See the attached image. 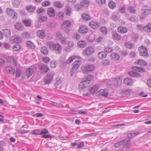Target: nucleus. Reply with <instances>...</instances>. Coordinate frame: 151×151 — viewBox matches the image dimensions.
<instances>
[{"mask_svg": "<svg viewBox=\"0 0 151 151\" xmlns=\"http://www.w3.org/2000/svg\"><path fill=\"white\" fill-rule=\"evenodd\" d=\"M54 73V72L52 71L50 72L47 74V76L43 79V81L45 84H49L51 83Z\"/></svg>", "mask_w": 151, "mask_h": 151, "instance_id": "nucleus-1", "label": "nucleus"}, {"mask_svg": "<svg viewBox=\"0 0 151 151\" xmlns=\"http://www.w3.org/2000/svg\"><path fill=\"white\" fill-rule=\"evenodd\" d=\"M138 50L140 52L139 55L141 56L147 57L148 55L147 49L146 47L141 46L138 48Z\"/></svg>", "mask_w": 151, "mask_h": 151, "instance_id": "nucleus-2", "label": "nucleus"}, {"mask_svg": "<svg viewBox=\"0 0 151 151\" xmlns=\"http://www.w3.org/2000/svg\"><path fill=\"white\" fill-rule=\"evenodd\" d=\"M6 11L9 16H10L14 20H16L17 18V14L14 10L10 8H7Z\"/></svg>", "mask_w": 151, "mask_h": 151, "instance_id": "nucleus-3", "label": "nucleus"}, {"mask_svg": "<svg viewBox=\"0 0 151 151\" xmlns=\"http://www.w3.org/2000/svg\"><path fill=\"white\" fill-rule=\"evenodd\" d=\"M71 23L70 21L67 20L65 21L61 24L63 30L67 31L70 27Z\"/></svg>", "mask_w": 151, "mask_h": 151, "instance_id": "nucleus-4", "label": "nucleus"}, {"mask_svg": "<svg viewBox=\"0 0 151 151\" xmlns=\"http://www.w3.org/2000/svg\"><path fill=\"white\" fill-rule=\"evenodd\" d=\"M141 13L143 15H149L151 14V8L147 6H144L141 9Z\"/></svg>", "mask_w": 151, "mask_h": 151, "instance_id": "nucleus-5", "label": "nucleus"}, {"mask_svg": "<svg viewBox=\"0 0 151 151\" xmlns=\"http://www.w3.org/2000/svg\"><path fill=\"white\" fill-rule=\"evenodd\" d=\"M95 68L93 65H90L88 66H84L82 68V70L84 73L90 72L95 69Z\"/></svg>", "mask_w": 151, "mask_h": 151, "instance_id": "nucleus-6", "label": "nucleus"}, {"mask_svg": "<svg viewBox=\"0 0 151 151\" xmlns=\"http://www.w3.org/2000/svg\"><path fill=\"white\" fill-rule=\"evenodd\" d=\"M94 52V48L91 46L87 47L83 51V54L84 55H88L92 54Z\"/></svg>", "mask_w": 151, "mask_h": 151, "instance_id": "nucleus-7", "label": "nucleus"}, {"mask_svg": "<svg viewBox=\"0 0 151 151\" xmlns=\"http://www.w3.org/2000/svg\"><path fill=\"white\" fill-rule=\"evenodd\" d=\"M39 68L42 73H46L50 70L48 66L44 64H41L39 65Z\"/></svg>", "mask_w": 151, "mask_h": 151, "instance_id": "nucleus-8", "label": "nucleus"}, {"mask_svg": "<svg viewBox=\"0 0 151 151\" xmlns=\"http://www.w3.org/2000/svg\"><path fill=\"white\" fill-rule=\"evenodd\" d=\"M47 14L50 17H53L55 15V11L53 8L50 7L47 9Z\"/></svg>", "mask_w": 151, "mask_h": 151, "instance_id": "nucleus-9", "label": "nucleus"}, {"mask_svg": "<svg viewBox=\"0 0 151 151\" xmlns=\"http://www.w3.org/2000/svg\"><path fill=\"white\" fill-rule=\"evenodd\" d=\"M88 31V27L84 25L81 26L79 29V32L82 34L86 33Z\"/></svg>", "mask_w": 151, "mask_h": 151, "instance_id": "nucleus-10", "label": "nucleus"}, {"mask_svg": "<svg viewBox=\"0 0 151 151\" xmlns=\"http://www.w3.org/2000/svg\"><path fill=\"white\" fill-rule=\"evenodd\" d=\"M65 12L66 15L68 16H70L72 13V8L68 5H66L64 8Z\"/></svg>", "mask_w": 151, "mask_h": 151, "instance_id": "nucleus-11", "label": "nucleus"}, {"mask_svg": "<svg viewBox=\"0 0 151 151\" xmlns=\"http://www.w3.org/2000/svg\"><path fill=\"white\" fill-rule=\"evenodd\" d=\"M112 37L113 40L117 41L120 40L121 38V35L115 31L112 32Z\"/></svg>", "mask_w": 151, "mask_h": 151, "instance_id": "nucleus-12", "label": "nucleus"}, {"mask_svg": "<svg viewBox=\"0 0 151 151\" xmlns=\"http://www.w3.org/2000/svg\"><path fill=\"white\" fill-rule=\"evenodd\" d=\"M52 50H54L56 53L59 54L62 48L59 44H55Z\"/></svg>", "mask_w": 151, "mask_h": 151, "instance_id": "nucleus-13", "label": "nucleus"}, {"mask_svg": "<svg viewBox=\"0 0 151 151\" xmlns=\"http://www.w3.org/2000/svg\"><path fill=\"white\" fill-rule=\"evenodd\" d=\"M90 27L94 29H96L98 28L100 25V24L97 22L91 21L89 23Z\"/></svg>", "mask_w": 151, "mask_h": 151, "instance_id": "nucleus-14", "label": "nucleus"}, {"mask_svg": "<svg viewBox=\"0 0 151 151\" xmlns=\"http://www.w3.org/2000/svg\"><path fill=\"white\" fill-rule=\"evenodd\" d=\"M80 4L83 8H86L88 6L89 2L87 0H83L81 1Z\"/></svg>", "mask_w": 151, "mask_h": 151, "instance_id": "nucleus-15", "label": "nucleus"}, {"mask_svg": "<svg viewBox=\"0 0 151 151\" xmlns=\"http://www.w3.org/2000/svg\"><path fill=\"white\" fill-rule=\"evenodd\" d=\"M4 71L5 72H9L11 73L14 74L15 73V70L9 66L6 67L4 68Z\"/></svg>", "mask_w": 151, "mask_h": 151, "instance_id": "nucleus-16", "label": "nucleus"}, {"mask_svg": "<svg viewBox=\"0 0 151 151\" xmlns=\"http://www.w3.org/2000/svg\"><path fill=\"white\" fill-rule=\"evenodd\" d=\"M111 60L115 61H118L120 59V56L118 54L115 53H112L111 55Z\"/></svg>", "mask_w": 151, "mask_h": 151, "instance_id": "nucleus-17", "label": "nucleus"}, {"mask_svg": "<svg viewBox=\"0 0 151 151\" xmlns=\"http://www.w3.org/2000/svg\"><path fill=\"white\" fill-rule=\"evenodd\" d=\"M15 27L16 29L20 31L24 30V27L21 23H17L15 25Z\"/></svg>", "mask_w": 151, "mask_h": 151, "instance_id": "nucleus-18", "label": "nucleus"}, {"mask_svg": "<svg viewBox=\"0 0 151 151\" xmlns=\"http://www.w3.org/2000/svg\"><path fill=\"white\" fill-rule=\"evenodd\" d=\"M143 29L145 32H149L151 31V24H149L143 27Z\"/></svg>", "mask_w": 151, "mask_h": 151, "instance_id": "nucleus-19", "label": "nucleus"}, {"mask_svg": "<svg viewBox=\"0 0 151 151\" xmlns=\"http://www.w3.org/2000/svg\"><path fill=\"white\" fill-rule=\"evenodd\" d=\"M122 81V80L121 78H116L114 81V86L117 87L119 85H120Z\"/></svg>", "mask_w": 151, "mask_h": 151, "instance_id": "nucleus-20", "label": "nucleus"}, {"mask_svg": "<svg viewBox=\"0 0 151 151\" xmlns=\"http://www.w3.org/2000/svg\"><path fill=\"white\" fill-rule=\"evenodd\" d=\"M80 62L79 60H78L76 62H75L74 63V65L72 67L71 69L73 71H75L76 70H77L80 66L79 64L78 63Z\"/></svg>", "mask_w": 151, "mask_h": 151, "instance_id": "nucleus-21", "label": "nucleus"}, {"mask_svg": "<svg viewBox=\"0 0 151 151\" xmlns=\"http://www.w3.org/2000/svg\"><path fill=\"white\" fill-rule=\"evenodd\" d=\"M118 31L121 33L124 34L127 33V29L126 27H119L117 29Z\"/></svg>", "mask_w": 151, "mask_h": 151, "instance_id": "nucleus-22", "label": "nucleus"}, {"mask_svg": "<svg viewBox=\"0 0 151 151\" xmlns=\"http://www.w3.org/2000/svg\"><path fill=\"white\" fill-rule=\"evenodd\" d=\"M41 53L45 55H47L48 53V50L47 47L45 46H42L41 47L40 49Z\"/></svg>", "mask_w": 151, "mask_h": 151, "instance_id": "nucleus-23", "label": "nucleus"}, {"mask_svg": "<svg viewBox=\"0 0 151 151\" xmlns=\"http://www.w3.org/2000/svg\"><path fill=\"white\" fill-rule=\"evenodd\" d=\"M89 84V83L86 82L84 81L81 82L79 85V88L80 89H83L86 87Z\"/></svg>", "mask_w": 151, "mask_h": 151, "instance_id": "nucleus-24", "label": "nucleus"}, {"mask_svg": "<svg viewBox=\"0 0 151 151\" xmlns=\"http://www.w3.org/2000/svg\"><path fill=\"white\" fill-rule=\"evenodd\" d=\"M38 36L41 39H44L45 36V32L43 30H38L37 32Z\"/></svg>", "mask_w": 151, "mask_h": 151, "instance_id": "nucleus-25", "label": "nucleus"}, {"mask_svg": "<svg viewBox=\"0 0 151 151\" xmlns=\"http://www.w3.org/2000/svg\"><path fill=\"white\" fill-rule=\"evenodd\" d=\"M34 69L33 68H29L27 70V74L28 78L30 77L33 73Z\"/></svg>", "mask_w": 151, "mask_h": 151, "instance_id": "nucleus-26", "label": "nucleus"}, {"mask_svg": "<svg viewBox=\"0 0 151 151\" xmlns=\"http://www.w3.org/2000/svg\"><path fill=\"white\" fill-rule=\"evenodd\" d=\"M36 8V6L32 5L28 6L26 7L27 10L30 12H34Z\"/></svg>", "mask_w": 151, "mask_h": 151, "instance_id": "nucleus-27", "label": "nucleus"}, {"mask_svg": "<svg viewBox=\"0 0 151 151\" xmlns=\"http://www.w3.org/2000/svg\"><path fill=\"white\" fill-rule=\"evenodd\" d=\"M124 82L125 84L127 86L131 85L133 83L132 80L130 78H126L124 80Z\"/></svg>", "mask_w": 151, "mask_h": 151, "instance_id": "nucleus-28", "label": "nucleus"}, {"mask_svg": "<svg viewBox=\"0 0 151 151\" xmlns=\"http://www.w3.org/2000/svg\"><path fill=\"white\" fill-rule=\"evenodd\" d=\"M99 93L100 95L106 98L108 96V93L107 91L105 89H101L99 91Z\"/></svg>", "mask_w": 151, "mask_h": 151, "instance_id": "nucleus-29", "label": "nucleus"}, {"mask_svg": "<svg viewBox=\"0 0 151 151\" xmlns=\"http://www.w3.org/2000/svg\"><path fill=\"white\" fill-rule=\"evenodd\" d=\"M53 4L54 6L58 8H61L63 6L62 4L59 1H55Z\"/></svg>", "mask_w": 151, "mask_h": 151, "instance_id": "nucleus-30", "label": "nucleus"}, {"mask_svg": "<svg viewBox=\"0 0 151 151\" xmlns=\"http://www.w3.org/2000/svg\"><path fill=\"white\" fill-rule=\"evenodd\" d=\"M97 55L99 58L100 59H103L106 57L107 54L106 53L104 52H101L98 53Z\"/></svg>", "mask_w": 151, "mask_h": 151, "instance_id": "nucleus-31", "label": "nucleus"}, {"mask_svg": "<svg viewBox=\"0 0 151 151\" xmlns=\"http://www.w3.org/2000/svg\"><path fill=\"white\" fill-rule=\"evenodd\" d=\"M127 10L129 13L132 14H135L136 12V9L135 8L131 6H129L127 7Z\"/></svg>", "mask_w": 151, "mask_h": 151, "instance_id": "nucleus-32", "label": "nucleus"}, {"mask_svg": "<svg viewBox=\"0 0 151 151\" xmlns=\"http://www.w3.org/2000/svg\"><path fill=\"white\" fill-rule=\"evenodd\" d=\"M132 69L135 71L140 72H145V70L143 68H141L139 66H134L132 67Z\"/></svg>", "mask_w": 151, "mask_h": 151, "instance_id": "nucleus-33", "label": "nucleus"}, {"mask_svg": "<svg viewBox=\"0 0 151 151\" xmlns=\"http://www.w3.org/2000/svg\"><path fill=\"white\" fill-rule=\"evenodd\" d=\"M22 22L24 24L26 27H29L31 25L32 22L31 20L24 19Z\"/></svg>", "mask_w": 151, "mask_h": 151, "instance_id": "nucleus-34", "label": "nucleus"}, {"mask_svg": "<svg viewBox=\"0 0 151 151\" xmlns=\"http://www.w3.org/2000/svg\"><path fill=\"white\" fill-rule=\"evenodd\" d=\"M82 17L83 19L86 21L89 20L91 19V17L87 13H83L82 14Z\"/></svg>", "mask_w": 151, "mask_h": 151, "instance_id": "nucleus-35", "label": "nucleus"}, {"mask_svg": "<svg viewBox=\"0 0 151 151\" xmlns=\"http://www.w3.org/2000/svg\"><path fill=\"white\" fill-rule=\"evenodd\" d=\"M108 5L109 7L112 9H114L116 7L115 3L112 1H109Z\"/></svg>", "mask_w": 151, "mask_h": 151, "instance_id": "nucleus-36", "label": "nucleus"}, {"mask_svg": "<svg viewBox=\"0 0 151 151\" xmlns=\"http://www.w3.org/2000/svg\"><path fill=\"white\" fill-rule=\"evenodd\" d=\"M99 30L103 35H106L107 33V29L105 27H101L99 29Z\"/></svg>", "mask_w": 151, "mask_h": 151, "instance_id": "nucleus-37", "label": "nucleus"}, {"mask_svg": "<svg viewBox=\"0 0 151 151\" xmlns=\"http://www.w3.org/2000/svg\"><path fill=\"white\" fill-rule=\"evenodd\" d=\"M3 32L4 35L7 38H9L11 37V32L8 29H4Z\"/></svg>", "mask_w": 151, "mask_h": 151, "instance_id": "nucleus-38", "label": "nucleus"}, {"mask_svg": "<svg viewBox=\"0 0 151 151\" xmlns=\"http://www.w3.org/2000/svg\"><path fill=\"white\" fill-rule=\"evenodd\" d=\"M78 45L81 48L84 47L86 45V42L84 40L79 41L78 43Z\"/></svg>", "mask_w": 151, "mask_h": 151, "instance_id": "nucleus-39", "label": "nucleus"}, {"mask_svg": "<svg viewBox=\"0 0 151 151\" xmlns=\"http://www.w3.org/2000/svg\"><path fill=\"white\" fill-rule=\"evenodd\" d=\"M128 19L131 22H136L138 20V18L135 15H133L129 18Z\"/></svg>", "mask_w": 151, "mask_h": 151, "instance_id": "nucleus-40", "label": "nucleus"}, {"mask_svg": "<svg viewBox=\"0 0 151 151\" xmlns=\"http://www.w3.org/2000/svg\"><path fill=\"white\" fill-rule=\"evenodd\" d=\"M126 139L122 140V141L115 144L114 145V146L116 147H117L122 144L125 145V143H126Z\"/></svg>", "mask_w": 151, "mask_h": 151, "instance_id": "nucleus-41", "label": "nucleus"}, {"mask_svg": "<svg viewBox=\"0 0 151 151\" xmlns=\"http://www.w3.org/2000/svg\"><path fill=\"white\" fill-rule=\"evenodd\" d=\"M129 75L132 77H136L138 76V73L135 71H131L129 72Z\"/></svg>", "mask_w": 151, "mask_h": 151, "instance_id": "nucleus-42", "label": "nucleus"}, {"mask_svg": "<svg viewBox=\"0 0 151 151\" xmlns=\"http://www.w3.org/2000/svg\"><path fill=\"white\" fill-rule=\"evenodd\" d=\"M124 46L126 48L129 49L133 48L134 46V45L129 42H125L124 44Z\"/></svg>", "mask_w": 151, "mask_h": 151, "instance_id": "nucleus-43", "label": "nucleus"}, {"mask_svg": "<svg viewBox=\"0 0 151 151\" xmlns=\"http://www.w3.org/2000/svg\"><path fill=\"white\" fill-rule=\"evenodd\" d=\"M36 12L38 15L43 14L45 13V10L42 8H39L37 9Z\"/></svg>", "mask_w": 151, "mask_h": 151, "instance_id": "nucleus-44", "label": "nucleus"}, {"mask_svg": "<svg viewBox=\"0 0 151 151\" xmlns=\"http://www.w3.org/2000/svg\"><path fill=\"white\" fill-rule=\"evenodd\" d=\"M137 64L139 65H142L146 66L147 65V63L144 60H140L135 62Z\"/></svg>", "mask_w": 151, "mask_h": 151, "instance_id": "nucleus-45", "label": "nucleus"}, {"mask_svg": "<svg viewBox=\"0 0 151 151\" xmlns=\"http://www.w3.org/2000/svg\"><path fill=\"white\" fill-rule=\"evenodd\" d=\"M27 45L28 47L31 49H34L35 47L34 44L30 41H28L26 42Z\"/></svg>", "mask_w": 151, "mask_h": 151, "instance_id": "nucleus-46", "label": "nucleus"}, {"mask_svg": "<svg viewBox=\"0 0 151 151\" xmlns=\"http://www.w3.org/2000/svg\"><path fill=\"white\" fill-rule=\"evenodd\" d=\"M47 19V17L45 16H40V15L39 16V21L40 22H45Z\"/></svg>", "mask_w": 151, "mask_h": 151, "instance_id": "nucleus-47", "label": "nucleus"}, {"mask_svg": "<svg viewBox=\"0 0 151 151\" xmlns=\"http://www.w3.org/2000/svg\"><path fill=\"white\" fill-rule=\"evenodd\" d=\"M64 14L63 12H59L57 13V16L61 19H64Z\"/></svg>", "mask_w": 151, "mask_h": 151, "instance_id": "nucleus-48", "label": "nucleus"}, {"mask_svg": "<svg viewBox=\"0 0 151 151\" xmlns=\"http://www.w3.org/2000/svg\"><path fill=\"white\" fill-rule=\"evenodd\" d=\"M12 4L14 7L17 8L19 5V2L18 0H13L12 1Z\"/></svg>", "mask_w": 151, "mask_h": 151, "instance_id": "nucleus-49", "label": "nucleus"}, {"mask_svg": "<svg viewBox=\"0 0 151 151\" xmlns=\"http://www.w3.org/2000/svg\"><path fill=\"white\" fill-rule=\"evenodd\" d=\"M13 42L16 43H20L22 41L21 38L20 37H16L12 40Z\"/></svg>", "mask_w": 151, "mask_h": 151, "instance_id": "nucleus-50", "label": "nucleus"}, {"mask_svg": "<svg viewBox=\"0 0 151 151\" xmlns=\"http://www.w3.org/2000/svg\"><path fill=\"white\" fill-rule=\"evenodd\" d=\"M55 44H54L53 42L50 41H48L46 42V45L49 47L52 50Z\"/></svg>", "mask_w": 151, "mask_h": 151, "instance_id": "nucleus-51", "label": "nucleus"}, {"mask_svg": "<svg viewBox=\"0 0 151 151\" xmlns=\"http://www.w3.org/2000/svg\"><path fill=\"white\" fill-rule=\"evenodd\" d=\"M93 78V76L92 75H89L88 76L86 77V80L85 81L86 82L89 83V84L90 83V81Z\"/></svg>", "mask_w": 151, "mask_h": 151, "instance_id": "nucleus-52", "label": "nucleus"}, {"mask_svg": "<svg viewBox=\"0 0 151 151\" xmlns=\"http://www.w3.org/2000/svg\"><path fill=\"white\" fill-rule=\"evenodd\" d=\"M60 66L62 69H64L67 65L68 64L67 62L65 61H62V60H60Z\"/></svg>", "mask_w": 151, "mask_h": 151, "instance_id": "nucleus-53", "label": "nucleus"}, {"mask_svg": "<svg viewBox=\"0 0 151 151\" xmlns=\"http://www.w3.org/2000/svg\"><path fill=\"white\" fill-rule=\"evenodd\" d=\"M99 89V87L97 85L92 87L90 90L91 93H93Z\"/></svg>", "mask_w": 151, "mask_h": 151, "instance_id": "nucleus-54", "label": "nucleus"}, {"mask_svg": "<svg viewBox=\"0 0 151 151\" xmlns=\"http://www.w3.org/2000/svg\"><path fill=\"white\" fill-rule=\"evenodd\" d=\"M22 73V71L20 69L18 68H17L16 75L17 77L18 78L21 76Z\"/></svg>", "mask_w": 151, "mask_h": 151, "instance_id": "nucleus-55", "label": "nucleus"}, {"mask_svg": "<svg viewBox=\"0 0 151 151\" xmlns=\"http://www.w3.org/2000/svg\"><path fill=\"white\" fill-rule=\"evenodd\" d=\"M22 37L24 39H29L30 38V34L27 32L23 33L22 35Z\"/></svg>", "mask_w": 151, "mask_h": 151, "instance_id": "nucleus-56", "label": "nucleus"}, {"mask_svg": "<svg viewBox=\"0 0 151 151\" xmlns=\"http://www.w3.org/2000/svg\"><path fill=\"white\" fill-rule=\"evenodd\" d=\"M13 49L14 51H17L21 48V46L19 44H16L13 47Z\"/></svg>", "mask_w": 151, "mask_h": 151, "instance_id": "nucleus-57", "label": "nucleus"}, {"mask_svg": "<svg viewBox=\"0 0 151 151\" xmlns=\"http://www.w3.org/2000/svg\"><path fill=\"white\" fill-rule=\"evenodd\" d=\"M32 134L34 135H40V130L37 129L33 130L32 132Z\"/></svg>", "mask_w": 151, "mask_h": 151, "instance_id": "nucleus-58", "label": "nucleus"}, {"mask_svg": "<svg viewBox=\"0 0 151 151\" xmlns=\"http://www.w3.org/2000/svg\"><path fill=\"white\" fill-rule=\"evenodd\" d=\"M75 56H71L69 57L66 61L67 63L68 64H70L73 61V60L75 58Z\"/></svg>", "mask_w": 151, "mask_h": 151, "instance_id": "nucleus-59", "label": "nucleus"}, {"mask_svg": "<svg viewBox=\"0 0 151 151\" xmlns=\"http://www.w3.org/2000/svg\"><path fill=\"white\" fill-rule=\"evenodd\" d=\"M104 50L106 52L110 53L113 51V50L110 47H105Z\"/></svg>", "mask_w": 151, "mask_h": 151, "instance_id": "nucleus-60", "label": "nucleus"}, {"mask_svg": "<svg viewBox=\"0 0 151 151\" xmlns=\"http://www.w3.org/2000/svg\"><path fill=\"white\" fill-rule=\"evenodd\" d=\"M119 18L120 17L119 16L115 14L111 16L112 19L115 21H117Z\"/></svg>", "mask_w": 151, "mask_h": 151, "instance_id": "nucleus-61", "label": "nucleus"}, {"mask_svg": "<svg viewBox=\"0 0 151 151\" xmlns=\"http://www.w3.org/2000/svg\"><path fill=\"white\" fill-rule=\"evenodd\" d=\"M56 37L57 39L58 40H61L63 37L62 35L60 32L57 33L56 34Z\"/></svg>", "mask_w": 151, "mask_h": 151, "instance_id": "nucleus-62", "label": "nucleus"}, {"mask_svg": "<svg viewBox=\"0 0 151 151\" xmlns=\"http://www.w3.org/2000/svg\"><path fill=\"white\" fill-rule=\"evenodd\" d=\"M96 2L101 5L103 4H105L106 3L105 0H95Z\"/></svg>", "mask_w": 151, "mask_h": 151, "instance_id": "nucleus-63", "label": "nucleus"}, {"mask_svg": "<svg viewBox=\"0 0 151 151\" xmlns=\"http://www.w3.org/2000/svg\"><path fill=\"white\" fill-rule=\"evenodd\" d=\"M131 90L130 89H127L124 90L123 91V93L126 95H129L131 92Z\"/></svg>", "mask_w": 151, "mask_h": 151, "instance_id": "nucleus-64", "label": "nucleus"}]
</instances>
